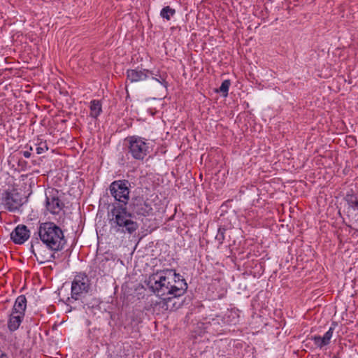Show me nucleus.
I'll return each instance as SVG.
<instances>
[{
  "label": "nucleus",
  "mask_w": 358,
  "mask_h": 358,
  "mask_svg": "<svg viewBox=\"0 0 358 358\" xmlns=\"http://www.w3.org/2000/svg\"><path fill=\"white\" fill-rule=\"evenodd\" d=\"M147 286L157 296L175 294L182 296L187 289L186 280L171 282L169 276L159 275V273L151 275L146 282Z\"/></svg>",
  "instance_id": "obj_1"
},
{
  "label": "nucleus",
  "mask_w": 358,
  "mask_h": 358,
  "mask_svg": "<svg viewBox=\"0 0 358 358\" xmlns=\"http://www.w3.org/2000/svg\"><path fill=\"white\" fill-rule=\"evenodd\" d=\"M37 235L39 241L52 252L62 251L66 244L64 231L53 222L41 223Z\"/></svg>",
  "instance_id": "obj_2"
},
{
  "label": "nucleus",
  "mask_w": 358,
  "mask_h": 358,
  "mask_svg": "<svg viewBox=\"0 0 358 358\" xmlns=\"http://www.w3.org/2000/svg\"><path fill=\"white\" fill-rule=\"evenodd\" d=\"M110 228L117 234H133L138 229V224L132 220V213L127 207L118 206L110 208L108 214Z\"/></svg>",
  "instance_id": "obj_3"
},
{
  "label": "nucleus",
  "mask_w": 358,
  "mask_h": 358,
  "mask_svg": "<svg viewBox=\"0 0 358 358\" xmlns=\"http://www.w3.org/2000/svg\"><path fill=\"white\" fill-rule=\"evenodd\" d=\"M124 141L126 155L136 161H143L150 152L148 140L141 136H128Z\"/></svg>",
  "instance_id": "obj_4"
},
{
  "label": "nucleus",
  "mask_w": 358,
  "mask_h": 358,
  "mask_svg": "<svg viewBox=\"0 0 358 358\" xmlns=\"http://www.w3.org/2000/svg\"><path fill=\"white\" fill-rule=\"evenodd\" d=\"M131 182L126 179L113 181L108 187L110 195L114 198L115 202L109 204L111 208L118 206L127 207L131 193Z\"/></svg>",
  "instance_id": "obj_5"
},
{
  "label": "nucleus",
  "mask_w": 358,
  "mask_h": 358,
  "mask_svg": "<svg viewBox=\"0 0 358 358\" xmlns=\"http://www.w3.org/2000/svg\"><path fill=\"white\" fill-rule=\"evenodd\" d=\"M91 287L90 279L85 273H77L71 283V297H68L66 304L70 306L76 301L82 300Z\"/></svg>",
  "instance_id": "obj_6"
},
{
  "label": "nucleus",
  "mask_w": 358,
  "mask_h": 358,
  "mask_svg": "<svg viewBox=\"0 0 358 358\" xmlns=\"http://www.w3.org/2000/svg\"><path fill=\"white\" fill-rule=\"evenodd\" d=\"M126 74L127 82L129 81L131 83L144 81L151 76L153 80L157 81L164 87H167L168 86L166 78L164 76L160 75L159 71L155 73L149 69L137 66L134 69H127Z\"/></svg>",
  "instance_id": "obj_7"
},
{
  "label": "nucleus",
  "mask_w": 358,
  "mask_h": 358,
  "mask_svg": "<svg viewBox=\"0 0 358 358\" xmlns=\"http://www.w3.org/2000/svg\"><path fill=\"white\" fill-rule=\"evenodd\" d=\"M128 204L133 215L147 217L152 210L151 205L148 202V199L143 194L142 189H136L133 192Z\"/></svg>",
  "instance_id": "obj_8"
},
{
  "label": "nucleus",
  "mask_w": 358,
  "mask_h": 358,
  "mask_svg": "<svg viewBox=\"0 0 358 358\" xmlns=\"http://www.w3.org/2000/svg\"><path fill=\"white\" fill-rule=\"evenodd\" d=\"M26 202L22 193L17 189L6 190L2 196L4 208L10 212H15Z\"/></svg>",
  "instance_id": "obj_9"
},
{
  "label": "nucleus",
  "mask_w": 358,
  "mask_h": 358,
  "mask_svg": "<svg viewBox=\"0 0 358 358\" xmlns=\"http://www.w3.org/2000/svg\"><path fill=\"white\" fill-rule=\"evenodd\" d=\"M58 191L52 189L49 192V194H45V207L46 209L52 215H58L65 207V204L59 199Z\"/></svg>",
  "instance_id": "obj_10"
},
{
  "label": "nucleus",
  "mask_w": 358,
  "mask_h": 358,
  "mask_svg": "<svg viewBox=\"0 0 358 358\" xmlns=\"http://www.w3.org/2000/svg\"><path fill=\"white\" fill-rule=\"evenodd\" d=\"M162 301V308L166 310L174 311L180 308L184 302L181 299L182 296H175V294H166L163 296H158Z\"/></svg>",
  "instance_id": "obj_11"
},
{
  "label": "nucleus",
  "mask_w": 358,
  "mask_h": 358,
  "mask_svg": "<svg viewBox=\"0 0 358 358\" xmlns=\"http://www.w3.org/2000/svg\"><path fill=\"white\" fill-rule=\"evenodd\" d=\"M338 323L335 321H333L329 330L324 334L323 336H320L319 335L311 336L310 339L313 341L314 344L317 348L322 349L330 343L334 331Z\"/></svg>",
  "instance_id": "obj_12"
},
{
  "label": "nucleus",
  "mask_w": 358,
  "mask_h": 358,
  "mask_svg": "<svg viewBox=\"0 0 358 358\" xmlns=\"http://www.w3.org/2000/svg\"><path fill=\"white\" fill-rule=\"evenodd\" d=\"M30 236V231L24 224L17 225L10 234V239L15 244H23Z\"/></svg>",
  "instance_id": "obj_13"
},
{
  "label": "nucleus",
  "mask_w": 358,
  "mask_h": 358,
  "mask_svg": "<svg viewBox=\"0 0 358 358\" xmlns=\"http://www.w3.org/2000/svg\"><path fill=\"white\" fill-rule=\"evenodd\" d=\"M24 317V314H16L11 312L8 320V329L10 331H16L22 323Z\"/></svg>",
  "instance_id": "obj_14"
},
{
  "label": "nucleus",
  "mask_w": 358,
  "mask_h": 358,
  "mask_svg": "<svg viewBox=\"0 0 358 358\" xmlns=\"http://www.w3.org/2000/svg\"><path fill=\"white\" fill-rule=\"evenodd\" d=\"M141 322V317L140 313H129L125 320L124 329L131 328L132 329L137 327Z\"/></svg>",
  "instance_id": "obj_15"
},
{
  "label": "nucleus",
  "mask_w": 358,
  "mask_h": 358,
  "mask_svg": "<svg viewBox=\"0 0 358 358\" xmlns=\"http://www.w3.org/2000/svg\"><path fill=\"white\" fill-rule=\"evenodd\" d=\"M27 308V299L24 295H20L15 299L12 312L16 314H24Z\"/></svg>",
  "instance_id": "obj_16"
},
{
  "label": "nucleus",
  "mask_w": 358,
  "mask_h": 358,
  "mask_svg": "<svg viewBox=\"0 0 358 358\" xmlns=\"http://www.w3.org/2000/svg\"><path fill=\"white\" fill-rule=\"evenodd\" d=\"M90 116L96 119L102 113V103L100 100L93 99L90 103Z\"/></svg>",
  "instance_id": "obj_17"
},
{
  "label": "nucleus",
  "mask_w": 358,
  "mask_h": 358,
  "mask_svg": "<svg viewBox=\"0 0 358 358\" xmlns=\"http://www.w3.org/2000/svg\"><path fill=\"white\" fill-rule=\"evenodd\" d=\"M344 200L353 210H358V197L352 189L347 192Z\"/></svg>",
  "instance_id": "obj_18"
},
{
  "label": "nucleus",
  "mask_w": 358,
  "mask_h": 358,
  "mask_svg": "<svg viewBox=\"0 0 358 358\" xmlns=\"http://www.w3.org/2000/svg\"><path fill=\"white\" fill-rule=\"evenodd\" d=\"M161 275H166L169 276V278L170 277L173 278V282H178L180 280H185L184 278L179 273H177L176 272V270L173 269H164L162 271H160Z\"/></svg>",
  "instance_id": "obj_19"
},
{
  "label": "nucleus",
  "mask_w": 358,
  "mask_h": 358,
  "mask_svg": "<svg viewBox=\"0 0 358 358\" xmlns=\"http://www.w3.org/2000/svg\"><path fill=\"white\" fill-rule=\"evenodd\" d=\"M175 14L176 10L169 6H164L160 12V16L166 20H170L171 17Z\"/></svg>",
  "instance_id": "obj_20"
},
{
  "label": "nucleus",
  "mask_w": 358,
  "mask_h": 358,
  "mask_svg": "<svg viewBox=\"0 0 358 358\" xmlns=\"http://www.w3.org/2000/svg\"><path fill=\"white\" fill-rule=\"evenodd\" d=\"M230 85H231L230 80H224L222 83L218 92L222 93L223 96H224V97L227 96Z\"/></svg>",
  "instance_id": "obj_21"
},
{
  "label": "nucleus",
  "mask_w": 358,
  "mask_h": 358,
  "mask_svg": "<svg viewBox=\"0 0 358 358\" xmlns=\"http://www.w3.org/2000/svg\"><path fill=\"white\" fill-rule=\"evenodd\" d=\"M48 150L46 141H40L36 144V151L38 155L43 153Z\"/></svg>",
  "instance_id": "obj_22"
},
{
  "label": "nucleus",
  "mask_w": 358,
  "mask_h": 358,
  "mask_svg": "<svg viewBox=\"0 0 358 358\" xmlns=\"http://www.w3.org/2000/svg\"><path fill=\"white\" fill-rule=\"evenodd\" d=\"M226 229L224 227H219L217 230V234L215 236V239L218 241L219 244L221 245L223 243L224 240V234Z\"/></svg>",
  "instance_id": "obj_23"
},
{
  "label": "nucleus",
  "mask_w": 358,
  "mask_h": 358,
  "mask_svg": "<svg viewBox=\"0 0 358 358\" xmlns=\"http://www.w3.org/2000/svg\"><path fill=\"white\" fill-rule=\"evenodd\" d=\"M36 234H34V235H36ZM36 245H41L40 243V241H39V239L38 237H35V236H34V237L32 238L31 239V248H30V250H31V252L36 257V254L35 252V250H34V246Z\"/></svg>",
  "instance_id": "obj_24"
},
{
  "label": "nucleus",
  "mask_w": 358,
  "mask_h": 358,
  "mask_svg": "<svg viewBox=\"0 0 358 358\" xmlns=\"http://www.w3.org/2000/svg\"><path fill=\"white\" fill-rule=\"evenodd\" d=\"M36 257V260L37 262L40 264H45L46 262H48V255H40L39 257Z\"/></svg>",
  "instance_id": "obj_25"
},
{
  "label": "nucleus",
  "mask_w": 358,
  "mask_h": 358,
  "mask_svg": "<svg viewBox=\"0 0 358 358\" xmlns=\"http://www.w3.org/2000/svg\"><path fill=\"white\" fill-rule=\"evenodd\" d=\"M20 153L22 154L25 158H29L31 156V152L27 150L20 151Z\"/></svg>",
  "instance_id": "obj_26"
},
{
  "label": "nucleus",
  "mask_w": 358,
  "mask_h": 358,
  "mask_svg": "<svg viewBox=\"0 0 358 358\" xmlns=\"http://www.w3.org/2000/svg\"><path fill=\"white\" fill-rule=\"evenodd\" d=\"M55 252H53L48 256V262H53V260L56 258Z\"/></svg>",
  "instance_id": "obj_27"
},
{
  "label": "nucleus",
  "mask_w": 358,
  "mask_h": 358,
  "mask_svg": "<svg viewBox=\"0 0 358 358\" xmlns=\"http://www.w3.org/2000/svg\"><path fill=\"white\" fill-rule=\"evenodd\" d=\"M219 318L213 319V324H216L217 323L219 324Z\"/></svg>",
  "instance_id": "obj_28"
},
{
  "label": "nucleus",
  "mask_w": 358,
  "mask_h": 358,
  "mask_svg": "<svg viewBox=\"0 0 358 358\" xmlns=\"http://www.w3.org/2000/svg\"><path fill=\"white\" fill-rule=\"evenodd\" d=\"M25 148L29 149L27 151L31 152L33 150V148L31 145L28 146V145H27Z\"/></svg>",
  "instance_id": "obj_29"
},
{
  "label": "nucleus",
  "mask_w": 358,
  "mask_h": 358,
  "mask_svg": "<svg viewBox=\"0 0 358 358\" xmlns=\"http://www.w3.org/2000/svg\"><path fill=\"white\" fill-rule=\"evenodd\" d=\"M27 164V162L25 161H19V165L20 166H24V164Z\"/></svg>",
  "instance_id": "obj_30"
},
{
  "label": "nucleus",
  "mask_w": 358,
  "mask_h": 358,
  "mask_svg": "<svg viewBox=\"0 0 358 358\" xmlns=\"http://www.w3.org/2000/svg\"><path fill=\"white\" fill-rule=\"evenodd\" d=\"M27 164V162L25 161H19V165L20 166H24V164Z\"/></svg>",
  "instance_id": "obj_31"
},
{
  "label": "nucleus",
  "mask_w": 358,
  "mask_h": 358,
  "mask_svg": "<svg viewBox=\"0 0 358 358\" xmlns=\"http://www.w3.org/2000/svg\"><path fill=\"white\" fill-rule=\"evenodd\" d=\"M3 355H6V353L3 352L1 350H0V358H3Z\"/></svg>",
  "instance_id": "obj_32"
},
{
  "label": "nucleus",
  "mask_w": 358,
  "mask_h": 358,
  "mask_svg": "<svg viewBox=\"0 0 358 358\" xmlns=\"http://www.w3.org/2000/svg\"><path fill=\"white\" fill-rule=\"evenodd\" d=\"M348 139H350V140H352V141H356V139H355V138L354 136H348Z\"/></svg>",
  "instance_id": "obj_33"
},
{
  "label": "nucleus",
  "mask_w": 358,
  "mask_h": 358,
  "mask_svg": "<svg viewBox=\"0 0 358 358\" xmlns=\"http://www.w3.org/2000/svg\"><path fill=\"white\" fill-rule=\"evenodd\" d=\"M222 321L224 322V323H226V322H228V320H226V317H224L222 319H221Z\"/></svg>",
  "instance_id": "obj_34"
},
{
  "label": "nucleus",
  "mask_w": 358,
  "mask_h": 358,
  "mask_svg": "<svg viewBox=\"0 0 358 358\" xmlns=\"http://www.w3.org/2000/svg\"><path fill=\"white\" fill-rule=\"evenodd\" d=\"M357 354H358V351H357Z\"/></svg>",
  "instance_id": "obj_35"
}]
</instances>
